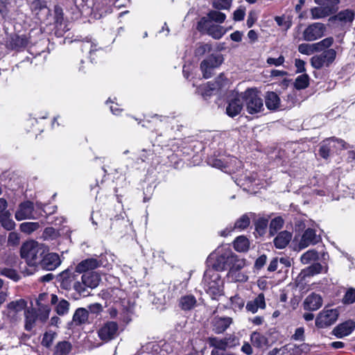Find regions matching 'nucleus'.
<instances>
[{
  "mask_svg": "<svg viewBox=\"0 0 355 355\" xmlns=\"http://www.w3.org/2000/svg\"><path fill=\"white\" fill-rule=\"evenodd\" d=\"M326 26L324 24L315 22L308 26L303 32L305 41L313 42L324 36Z\"/></svg>",
  "mask_w": 355,
  "mask_h": 355,
  "instance_id": "nucleus-12",
  "label": "nucleus"
},
{
  "mask_svg": "<svg viewBox=\"0 0 355 355\" xmlns=\"http://www.w3.org/2000/svg\"><path fill=\"white\" fill-rule=\"evenodd\" d=\"M343 302L344 304H353L355 302V289L354 288H349L346 292L343 299Z\"/></svg>",
  "mask_w": 355,
  "mask_h": 355,
  "instance_id": "nucleus-58",
  "label": "nucleus"
},
{
  "mask_svg": "<svg viewBox=\"0 0 355 355\" xmlns=\"http://www.w3.org/2000/svg\"><path fill=\"white\" fill-rule=\"evenodd\" d=\"M215 89V84L208 83L207 85L205 87V91H201V93L204 97L209 96Z\"/></svg>",
  "mask_w": 355,
  "mask_h": 355,
  "instance_id": "nucleus-62",
  "label": "nucleus"
},
{
  "mask_svg": "<svg viewBox=\"0 0 355 355\" xmlns=\"http://www.w3.org/2000/svg\"><path fill=\"white\" fill-rule=\"evenodd\" d=\"M311 18L313 19L324 18L331 15L332 13L329 10H327L324 7L319 6L311 9Z\"/></svg>",
  "mask_w": 355,
  "mask_h": 355,
  "instance_id": "nucleus-35",
  "label": "nucleus"
},
{
  "mask_svg": "<svg viewBox=\"0 0 355 355\" xmlns=\"http://www.w3.org/2000/svg\"><path fill=\"white\" fill-rule=\"evenodd\" d=\"M209 345L213 347L211 352H224L227 351V349L229 348L227 343L223 338L217 337L209 338Z\"/></svg>",
  "mask_w": 355,
  "mask_h": 355,
  "instance_id": "nucleus-29",
  "label": "nucleus"
},
{
  "mask_svg": "<svg viewBox=\"0 0 355 355\" xmlns=\"http://www.w3.org/2000/svg\"><path fill=\"white\" fill-rule=\"evenodd\" d=\"M212 50V46L209 43L199 42L196 44V49L194 51L195 56L202 57L205 53H209Z\"/></svg>",
  "mask_w": 355,
  "mask_h": 355,
  "instance_id": "nucleus-41",
  "label": "nucleus"
},
{
  "mask_svg": "<svg viewBox=\"0 0 355 355\" xmlns=\"http://www.w3.org/2000/svg\"><path fill=\"white\" fill-rule=\"evenodd\" d=\"M101 263L99 260L94 258L85 259L80 261L76 267V272L78 273H85L91 272L90 270H94L101 266Z\"/></svg>",
  "mask_w": 355,
  "mask_h": 355,
  "instance_id": "nucleus-19",
  "label": "nucleus"
},
{
  "mask_svg": "<svg viewBox=\"0 0 355 355\" xmlns=\"http://www.w3.org/2000/svg\"><path fill=\"white\" fill-rule=\"evenodd\" d=\"M73 288L80 295L87 296L89 293L87 290L88 287L87 286H85L82 280L81 282H75L73 284Z\"/></svg>",
  "mask_w": 355,
  "mask_h": 355,
  "instance_id": "nucleus-57",
  "label": "nucleus"
},
{
  "mask_svg": "<svg viewBox=\"0 0 355 355\" xmlns=\"http://www.w3.org/2000/svg\"><path fill=\"white\" fill-rule=\"evenodd\" d=\"M72 345L70 342L62 340L58 342L53 350V355H69L72 350Z\"/></svg>",
  "mask_w": 355,
  "mask_h": 355,
  "instance_id": "nucleus-27",
  "label": "nucleus"
},
{
  "mask_svg": "<svg viewBox=\"0 0 355 355\" xmlns=\"http://www.w3.org/2000/svg\"><path fill=\"white\" fill-rule=\"evenodd\" d=\"M203 287L212 299L223 294V282L219 273L214 269H207L203 277Z\"/></svg>",
  "mask_w": 355,
  "mask_h": 355,
  "instance_id": "nucleus-2",
  "label": "nucleus"
},
{
  "mask_svg": "<svg viewBox=\"0 0 355 355\" xmlns=\"http://www.w3.org/2000/svg\"><path fill=\"white\" fill-rule=\"evenodd\" d=\"M80 48L83 51H89V53L96 51V44L87 37L85 41L81 42Z\"/></svg>",
  "mask_w": 355,
  "mask_h": 355,
  "instance_id": "nucleus-53",
  "label": "nucleus"
},
{
  "mask_svg": "<svg viewBox=\"0 0 355 355\" xmlns=\"http://www.w3.org/2000/svg\"><path fill=\"white\" fill-rule=\"evenodd\" d=\"M241 94L243 104L249 114H254L263 111V100L256 89H248Z\"/></svg>",
  "mask_w": 355,
  "mask_h": 355,
  "instance_id": "nucleus-3",
  "label": "nucleus"
},
{
  "mask_svg": "<svg viewBox=\"0 0 355 355\" xmlns=\"http://www.w3.org/2000/svg\"><path fill=\"white\" fill-rule=\"evenodd\" d=\"M36 313L33 309L27 310L25 311V329L27 331H31L34 327L36 320Z\"/></svg>",
  "mask_w": 355,
  "mask_h": 355,
  "instance_id": "nucleus-37",
  "label": "nucleus"
},
{
  "mask_svg": "<svg viewBox=\"0 0 355 355\" xmlns=\"http://www.w3.org/2000/svg\"><path fill=\"white\" fill-rule=\"evenodd\" d=\"M243 102L242 94L230 99L226 107V113L230 117H234L239 114L243 110Z\"/></svg>",
  "mask_w": 355,
  "mask_h": 355,
  "instance_id": "nucleus-16",
  "label": "nucleus"
},
{
  "mask_svg": "<svg viewBox=\"0 0 355 355\" xmlns=\"http://www.w3.org/2000/svg\"><path fill=\"white\" fill-rule=\"evenodd\" d=\"M81 280L83 282L85 286H87L90 288H94L98 285L100 282V277L95 272H87L83 273L81 277Z\"/></svg>",
  "mask_w": 355,
  "mask_h": 355,
  "instance_id": "nucleus-24",
  "label": "nucleus"
},
{
  "mask_svg": "<svg viewBox=\"0 0 355 355\" xmlns=\"http://www.w3.org/2000/svg\"><path fill=\"white\" fill-rule=\"evenodd\" d=\"M217 254L218 256L216 257L211 269H214L218 272L228 269L234 254L230 250L224 251L217 250Z\"/></svg>",
  "mask_w": 355,
  "mask_h": 355,
  "instance_id": "nucleus-11",
  "label": "nucleus"
},
{
  "mask_svg": "<svg viewBox=\"0 0 355 355\" xmlns=\"http://www.w3.org/2000/svg\"><path fill=\"white\" fill-rule=\"evenodd\" d=\"M314 2L318 6L324 7L327 10H329L331 13L336 11V7L340 3V0H314Z\"/></svg>",
  "mask_w": 355,
  "mask_h": 355,
  "instance_id": "nucleus-36",
  "label": "nucleus"
},
{
  "mask_svg": "<svg viewBox=\"0 0 355 355\" xmlns=\"http://www.w3.org/2000/svg\"><path fill=\"white\" fill-rule=\"evenodd\" d=\"M0 274L3 276H5L15 282H17L20 277L17 271L12 268H2L0 271Z\"/></svg>",
  "mask_w": 355,
  "mask_h": 355,
  "instance_id": "nucleus-52",
  "label": "nucleus"
},
{
  "mask_svg": "<svg viewBox=\"0 0 355 355\" xmlns=\"http://www.w3.org/2000/svg\"><path fill=\"white\" fill-rule=\"evenodd\" d=\"M88 319V312L84 308L78 309L73 316V321L77 324L85 323Z\"/></svg>",
  "mask_w": 355,
  "mask_h": 355,
  "instance_id": "nucleus-38",
  "label": "nucleus"
},
{
  "mask_svg": "<svg viewBox=\"0 0 355 355\" xmlns=\"http://www.w3.org/2000/svg\"><path fill=\"white\" fill-rule=\"evenodd\" d=\"M230 302L232 308L236 311V310H241L243 307L244 306L245 302L243 299H242L239 295H234L233 297H230Z\"/></svg>",
  "mask_w": 355,
  "mask_h": 355,
  "instance_id": "nucleus-55",
  "label": "nucleus"
},
{
  "mask_svg": "<svg viewBox=\"0 0 355 355\" xmlns=\"http://www.w3.org/2000/svg\"><path fill=\"white\" fill-rule=\"evenodd\" d=\"M232 322L233 319L230 317L216 316L211 321L212 329L216 334H222Z\"/></svg>",
  "mask_w": 355,
  "mask_h": 355,
  "instance_id": "nucleus-17",
  "label": "nucleus"
},
{
  "mask_svg": "<svg viewBox=\"0 0 355 355\" xmlns=\"http://www.w3.org/2000/svg\"><path fill=\"white\" fill-rule=\"evenodd\" d=\"M298 51L302 54L309 55L317 52V50L315 43H302L298 46Z\"/></svg>",
  "mask_w": 355,
  "mask_h": 355,
  "instance_id": "nucleus-46",
  "label": "nucleus"
},
{
  "mask_svg": "<svg viewBox=\"0 0 355 355\" xmlns=\"http://www.w3.org/2000/svg\"><path fill=\"white\" fill-rule=\"evenodd\" d=\"M49 300L51 301V295H49L46 293H41L39 295L38 298L37 299V306L46 304L49 302Z\"/></svg>",
  "mask_w": 355,
  "mask_h": 355,
  "instance_id": "nucleus-59",
  "label": "nucleus"
},
{
  "mask_svg": "<svg viewBox=\"0 0 355 355\" xmlns=\"http://www.w3.org/2000/svg\"><path fill=\"white\" fill-rule=\"evenodd\" d=\"M304 327H298L295 329V334L292 336V339L295 340H304Z\"/></svg>",
  "mask_w": 355,
  "mask_h": 355,
  "instance_id": "nucleus-60",
  "label": "nucleus"
},
{
  "mask_svg": "<svg viewBox=\"0 0 355 355\" xmlns=\"http://www.w3.org/2000/svg\"><path fill=\"white\" fill-rule=\"evenodd\" d=\"M292 238V234L288 231H282L274 239V244L277 248H286Z\"/></svg>",
  "mask_w": 355,
  "mask_h": 355,
  "instance_id": "nucleus-25",
  "label": "nucleus"
},
{
  "mask_svg": "<svg viewBox=\"0 0 355 355\" xmlns=\"http://www.w3.org/2000/svg\"><path fill=\"white\" fill-rule=\"evenodd\" d=\"M198 305L196 297L192 294H186L178 300V306L184 311H189L195 309Z\"/></svg>",
  "mask_w": 355,
  "mask_h": 355,
  "instance_id": "nucleus-20",
  "label": "nucleus"
},
{
  "mask_svg": "<svg viewBox=\"0 0 355 355\" xmlns=\"http://www.w3.org/2000/svg\"><path fill=\"white\" fill-rule=\"evenodd\" d=\"M232 263L229 266V271L227 273L228 278L232 282H245L248 279V276L241 272L245 266V260L241 259L235 254L233 259H231Z\"/></svg>",
  "mask_w": 355,
  "mask_h": 355,
  "instance_id": "nucleus-4",
  "label": "nucleus"
},
{
  "mask_svg": "<svg viewBox=\"0 0 355 355\" xmlns=\"http://www.w3.org/2000/svg\"><path fill=\"white\" fill-rule=\"evenodd\" d=\"M44 244L35 241L24 243L21 248V257L24 259L30 266L39 267L42 257L47 251Z\"/></svg>",
  "mask_w": 355,
  "mask_h": 355,
  "instance_id": "nucleus-1",
  "label": "nucleus"
},
{
  "mask_svg": "<svg viewBox=\"0 0 355 355\" xmlns=\"http://www.w3.org/2000/svg\"><path fill=\"white\" fill-rule=\"evenodd\" d=\"M339 312L336 309H324L315 319V325L319 328H325L334 324L338 318Z\"/></svg>",
  "mask_w": 355,
  "mask_h": 355,
  "instance_id": "nucleus-10",
  "label": "nucleus"
},
{
  "mask_svg": "<svg viewBox=\"0 0 355 355\" xmlns=\"http://www.w3.org/2000/svg\"><path fill=\"white\" fill-rule=\"evenodd\" d=\"M51 307L48 304L37 305L38 318L42 322H45L49 317Z\"/></svg>",
  "mask_w": 355,
  "mask_h": 355,
  "instance_id": "nucleus-43",
  "label": "nucleus"
},
{
  "mask_svg": "<svg viewBox=\"0 0 355 355\" xmlns=\"http://www.w3.org/2000/svg\"><path fill=\"white\" fill-rule=\"evenodd\" d=\"M57 334L55 332L52 331H49L46 332L42 340V344L43 346L46 347H50L55 338Z\"/></svg>",
  "mask_w": 355,
  "mask_h": 355,
  "instance_id": "nucleus-51",
  "label": "nucleus"
},
{
  "mask_svg": "<svg viewBox=\"0 0 355 355\" xmlns=\"http://www.w3.org/2000/svg\"><path fill=\"white\" fill-rule=\"evenodd\" d=\"M245 15V8H239L234 12V19L235 21H241L244 19Z\"/></svg>",
  "mask_w": 355,
  "mask_h": 355,
  "instance_id": "nucleus-64",
  "label": "nucleus"
},
{
  "mask_svg": "<svg viewBox=\"0 0 355 355\" xmlns=\"http://www.w3.org/2000/svg\"><path fill=\"white\" fill-rule=\"evenodd\" d=\"M249 247V240L244 236H238L234 241V248L238 252H246Z\"/></svg>",
  "mask_w": 355,
  "mask_h": 355,
  "instance_id": "nucleus-31",
  "label": "nucleus"
},
{
  "mask_svg": "<svg viewBox=\"0 0 355 355\" xmlns=\"http://www.w3.org/2000/svg\"><path fill=\"white\" fill-rule=\"evenodd\" d=\"M40 227L38 223L25 222L20 225V230L26 234H31Z\"/></svg>",
  "mask_w": 355,
  "mask_h": 355,
  "instance_id": "nucleus-47",
  "label": "nucleus"
},
{
  "mask_svg": "<svg viewBox=\"0 0 355 355\" xmlns=\"http://www.w3.org/2000/svg\"><path fill=\"white\" fill-rule=\"evenodd\" d=\"M354 18V13L352 10L347 9L339 12L335 19L343 23L352 22Z\"/></svg>",
  "mask_w": 355,
  "mask_h": 355,
  "instance_id": "nucleus-39",
  "label": "nucleus"
},
{
  "mask_svg": "<svg viewBox=\"0 0 355 355\" xmlns=\"http://www.w3.org/2000/svg\"><path fill=\"white\" fill-rule=\"evenodd\" d=\"M30 8L35 15H39L40 12H49L47 2L46 0H33L30 3Z\"/></svg>",
  "mask_w": 355,
  "mask_h": 355,
  "instance_id": "nucleus-33",
  "label": "nucleus"
},
{
  "mask_svg": "<svg viewBox=\"0 0 355 355\" xmlns=\"http://www.w3.org/2000/svg\"><path fill=\"white\" fill-rule=\"evenodd\" d=\"M336 51L334 49H329L315 55L311 58V66L316 69L329 67L335 60Z\"/></svg>",
  "mask_w": 355,
  "mask_h": 355,
  "instance_id": "nucleus-7",
  "label": "nucleus"
},
{
  "mask_svg": "<svg viewBox=\"0 0 355 355\" xmlns=\"http://www.w3.org/2000/svg\"><path fill=\"white\" fill-rule=\"evenodd\" d=\"M319 259V254L315 250H309L304 252L300 257V261L303 264H308L311 261H317Z\"/></svg>",
  "mask_w": 355,
  "mask_h": 355,
  "instance_id": "nucleus-40",
  "label": "nucleus"
},
{
  "mask_svg": "<svg viewBox=\"0 0 355 355\" xmlns=\"http://www.w3.org/2000/svg\"><path fill=\"white\" fill-rule=\"evenodd\" d=\"M26 302L23 299L12 301L7 304L8 313L15 314L23 311L26 306Z\"/></svg>",
  "mask_w": 355,
  "mask_h": 355,
  "instance_id": "nucleus-30",
  "label": "nucleus"
},
{
  "mask_svg": "<svg viewBox=\"0 0 355 355\" xmlns=\"http://www.w3.org/2000/svg\"><path fill=\"white\" fill-rule=\"evenodd\" d=\"M333 148H347L346 143L345 141L335 137L329 138L322 143L319 149V155L324 159H327Z\"/></svg>",
  "mask_w": 355,
  "mask_h": 355,
  "instance_id": "nucleus-13",
  "label": "nucleus"
},
{
  "mask_svg": "<svg viewBox=\"0 0 355 355\" xmlns=\"http://www.w3.org/2000/svg\"><path fill=\"white\" fill-rule=\"evenodd\" d=\"M51 303L55 305V311L59 315H64L69 311V302L64 299H59L55 294L51 295Z\"/></svg>",
  "mask_w": 355,
  "mask_h": 355,
  "instance_id": "nucleus-18",
  "label": "nucleus"
},
{
  "mask_svg": "<svg viewBox=\"0 0 355 355\" xmlns=\"http://www.w3.org/2000/svg\"><path fill=\"white\" fill-rule=\"evenodd\" d=\"M197 28L200 32H205L215 40L220 39L226 33L223 26L209 24L207 18H201L198 22Z\"/></svg>",
  "mask_w": 355,
  "mask_h": 355,
  "instance_id": "nucleus-8",
  "label": "nucleus"
},
{
  "mask_svg": "<svg viewBox=\"0 0 355 355\" xmlns=\"http://www.w3.org/2000/svg\"><path fill=\"white\" fill-rule=\"evenodd\" d=\"M223 62V57L221 54H211L204 59L200 65L203 78L207 79L214 74L215 69L218 68Z\"/></svg>",
  "mask_w": 355,
  "mask_h": 355,
  "instance_id": "nucleus-5",
  "label": "nucleus"
},
{
  "mask_svg": "<svg viewBox=\"0 0 355 355\" xmlns=\"http://www.w3.org/2000/svg\"><path fill=\"white\" fill-rule=\"evenodd\" d=\"M355 329V322L353 320H347L340 324L333 330L334 334L338 338H343L349 335Z\"/></svg>",
  "mask_w": 355,
  "mask_h": 355,
  "instance_id": "nucleus-22",
  "label": "nucleus"
},
{
  "mask_svg": "<svg viewBox=\"0 0 355 355\" xmlns=\"http://www.w3.org/2000/svg\"><path fill=\"white\" fill-rule=\"evenodd\" d=\"M309 84V77L307 74H302L297 77L295 81V87L297 89L306 88Z\"/></svg>",
  "mask_w": 355,
  "mask_h": 355,
  "instance_id": "nucleus-45",
  "label": "nucleus"
},
{
  "mask_svg": "<svg viewBox=\"0 0 355 355\" xmlns=\"http://www.w3.org/2000/svg\"><path fill=\"white\" fill-rule=\"evenodd\" d=\"M284 225V220L282 217H276L273 218L270 223V232L274 234L279 230H280Z\"/></svg>",
  "mask_w": 355,
  "mask_h": 355,
  "instance_id": "nucleus-49",
  "label": "nucleus"
},
{
  "mask_svg": "<svg viewBox=\"0 0 355 355\" xmlns=\"http://www.w3.org/2000/svg\"><path fill=\"white\" fill-rule=\"evenodd\" d=\"M322 265L319 263H315L307 267L306 269L303 270L302 273L304 274V276H313L315 275L320 273L322 272Z\"/></svg>",
  "mask_w": 355,
  "mask_h": 355,
  "instance_id": "nucleus-44",
  "label": "nucleus"
},
{
  "mask_svg": "<svg viewBox=\"0 0 355 355\" xmlns=\"http://www.w3.org/2000/svg\"><path fill=\"white\" fill-rule=\"evenodd\" d=\"M266 62L270 65L280 66L284 62V57L283 55H280L277 58H268Z\"/></svg>",
  "mask_w": 355,
  "mask_h": 355,
  "instance_id": "nucleus-61",
  "label": "nucleus"
},
{
  "mask_svg": "<svg viewBox=\"0 0 355 355\" xmlns=\"http://www.w3.org/2000/svg\"><path fill=\"white\" fill-rule=\"evenodd\" d=\"M333 43L334 38L332 37H326L322 40L315 43L317 52L329 49V48L333 44Z\"/></svg>",
  "mask_w": 355,
  "mask_h": 355,
  "instance_id": "nucleus-42",
  "label": "nucleus"
},
{
  "mask_svg": "<svg viewBox=\"0 0 355 355\" xmlns=\"http://www.w3.org/2000/svg\"><path fill=\"white\" fill-rule=\"evenodd\" d=\"M232 3V0H213L212 6L217 10H228Z\"/></svg>",
  "mask_w": 355,
  "mask_h": 355,
  "instance_id": "nucleus-54",
  "label": "nucleus"
},
{
  "mask_svg": "<svg viewBox=\"0 0 355 355\" xmlns=\"http://www.w3.org/2000/svg\"><path fill=\"white\" fill-rule=\"evenodd\" d=\"M250 340L252 344L258 348H262L268 345L266 336L256 331L251 334Z\"/></svg>",
  "mask_w": 355,
  "mask_h": 355,
  "instance_id": "nucleus-34",
  "label": "nucleus"
},
{
  "mask_svg": "<svg viewBox=\"0 0 355 355\" xmlns=\"http://www.w3.org/2000/svg\"><path fill=\"white\" fill-rule=\"evenodd\" d=\"M0 223L7 230H12L15 227V223L10 218V214L0 218Z\"/></svg>",
  "mask_w": 355,
  "mask_h": 355,
  "instance_id": "nucleus-50",
  "label": "nucleus"
},
{
  "mask_svg": "<svg viewBox=\"0 0 355 355\" xmlns=\"http://www.w3.org/2000/svg\"><path fill=\"white\" fill-rule=\"evenodd\" d=\"M268 220L264 218H259L255 222V230L260 235H263L267 228Z\"/></svg>",
  "mask_w": 355,
  "mask_h": 355,
  "instance_id": "nucleus-48",
  "label": "nucleus"
},
{
  "mask_svg": "<svg viewBox=\"0 0 355 355\" xmlns=\"http://www.w3.org/2000/svg\"><path fill=\"white\" fill-rule=\"evenodd\" d=\"M40 216H42V214H38L35 211L33 203L31 201L20 203L15 214V217L18 221L26 219H37Z\"/></svg>",
  "mask_w": 355,
  "mask_h": 355,
  "instance_id": "nucleus-9",
  "label": "nucleus"
},
{
  "mask_svg": "<svg viewBox=\"0 0 355 355\" xmlns=\"http://www.w3.org/2000/svg\"><path fill=\"white\" fill-rule=\"evenodd\" d=\"M42 236L44 240H53L58 236V232L53 227H46Z\"/></svg>",
  "mask_w": 355,
  "mask_h": 355,
  "instance_id": "nucleus-56",
  "label": "nucleus"
},
{
  "mask_svg": "<svg viewBox=\"0 0 355 355\" xmlns=\"http://www.w3.org/2000/svg\"><path fill=\"white\" fill-rule=\"evenodd\" d=\"M322 305L321 296L316 293H311L308 295L304 302V308L308 311H316Z\"/></svg>",
  "mask_w": 355,
  "mask_h": 355,
  "instance_id": "nucleus-21",
  "label": "nucleus"
},
{
  "mask_svg": "<svg viewBox=\"0 0 355 355\" xmlns=\"http://www.w3.org/2000/svg\"><path fill=\"white\" fill-rule=\"evenodd\" d=\"M254 214H245L238 218L233 227L230 228V231L233 230H245L250 224V216H253Z\"/></svg>",
  "mask_w": 355,
  "mask_h": 355,
  "instance_id": "nucleus-28",
  "label": "nucleus"
},
{
  "mask_svg": "<svg viewBox=\"0 0 355 355\" xmlns=\"http://www.w3.org/2000/svg\"><path fill=\"white\" fill-rule=\"evenodd\" d=\"M97 335L103 343H109L118 336L119 325L114 321L104 322L98 327Z\"/></svg>",
  "mask_w": 355,
  "mask_h": 355,
  "instance_id": "nucleus-6",
  "label": "nucleus"
},
{
  "mask_svg": "<svg viewBox=\"0 0 355 355\" xmlns=\"http://www.w3.org/2000/svg\"><path fill=\"white\" fill-rule=\"evenodd\" d=\"M257 20V15L254 11H250L248 16L246 24L248 28H251Z\"/></svg>",
  "mask_w": 355,
  "mask_h": 355,
  "instance_id": "nucleus-63",
  "label": "nucleus"
},
{
  "mask_svg": "<svg viewBox=\"0 0 355 355\" xmlns=\"http://www.w3.org/2000/svg\"><path fill=\"white\" fill-rule=\"evenodd\" d=\"M266 308L265 296L263 293H259L254 300L247 302L245 309L252 313H255L259 309H264Z\"/></svg>",
  "mask_w": 355,
  "mask_h": 355,
  "instance_id": "nucleus-23",
  "label": "nucleus"
},
{
  "mask_svg": "<svg viewBox=\"0 0 355 355\" xmlns=\"http://www.w3.org/2000/svg\"><path fill=\"white\" fill-rule=\"evenodd\" d=\"M202 18H207L209 24H211V21L222 24L225 21L226 15L218 10H212L207 13V17H203Z\"/></svg>",
  "mask_w": 355,
  "mask_h": 355,
  "instance_id": "nucleus-32",
  "label": "nucleus"
},
{
  "mask_svg": "<svg viewBox=\"0 0 355 355\" xmlns=\"http://www.w3.org/2000/svg\"><path fill=\"white\" fill-rule=\"evenodd\" d=\"M265 103L268 110H275L279 106L280 98L275 92H268L265 96Z\"/></svg>",
  "mask_w": 355,
  "mask_h": 355,
  "instance_id": "nucleus-26",
  "label": "nucleus"
},
{
  "mask_svg": "<svg viewBox=\"0 0 355 355\" xmlns=\"http://www.w3.org/2000/svg\"><path fill=\"white\" fill-rule=\"evenodd\" d=\"M61 263L60 257L56 253H44L39 267L46 270H53Z\"/></svg>",
  "mask_w": 355,
  "mask_h": 355,
  "instance_id": "nucleus-15",
  "label": "nucleus"
},
{
  "mask_svg": "<svg viewBox=\"0 0 355 355\" xmlns=\"http://www.w3.org/2000/svg\"><path fill=\"white\" fill-rule=\"evenodd\" d=\"M321 240L320 235H317L315 230L311 228H307L302 235L298 243L299 250L304 249L309 245H313L319 243Z\"/></svg>",
  "mask_w": 355,
  "mask_h": 355,
  "instance_id": "nucleus-14",
  "label": "nucleus"
}]
</instances>
